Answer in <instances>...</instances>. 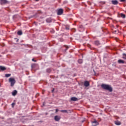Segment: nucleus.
Segmentation results:
<instances>
[{"label":"nucleus","mask_w":126,"mask_h":126,"mask_svg":"<svg viewBox=\"0 0 126 126\" xmlns=\"http://www.w3.org/2000/svg\"><path fill=\"white\" fill-rule=\"evenodd\" d=\"M101 87L104 90H107V91L109 92H113V88H112V86L110 85L102 84L101 85Z\"/></svg>","instance_id":"f257e3e1"},{"label":"nucleus","mask_w":126,"mask_h":126,"mask_svg":"<svg viewBox=\"0 0 126 126\" xmlns=\"http://www.w3.org/2000/svg\"><path fill=\"white\" fill-rule=\"evenodd\" d=\"M9 82L10 83V86L11 87L14 86V85L15 84L16 81H15V79L13 78H10L9 79Z\"/></svg>","instance_id":"f03ea898"},{"label":"nucleus","mask_w":126,"mask_h":126,"mask_svg":"<svg viewBox=\"0 0 126 126\" xmlns=\"http://www.w3.org/2000/svg\"><path fill=\"white\" fill-rule=\"evenodd\" d=\"M63 13V9H59L57 11L58 15H62Z\"/></svg>","instance_id":"7ed1b4c3"},{"label":"nucleus","mask_w":126,"mask_h":126,"mask_svg":"<svg viewBox=\"0 0 126 126\" xmlns=\"http://www.w3.org/2000/svg\"><path fill=\"white\" fill-rule=\"evenodd\" d=\"M92 125L93 126H98L99 123L96 121V120H94V121L92 122Z\"/></svg>","instance_id":"20e7f679"},{"label":"nucleus","mask_w":126,"mask_h":126,"mask_svg":"<svg viewBox=\"0 0 126 126\" xmlns=\"http://www.w3.org/2000/svg\"><path fill=\"white\" fill-rule=\"evenodd\" d=\"M7 2H8V1H7L6 0H0V3L1 5L7 3Z\"/></svg>","instance_id":"39448f33"},{"label":"nucleus","mask_w":126,"mask_h":126,"mask_svg":"<svg viewBox=\"0 0 126 126\" xmlns=\"http://www.w3.org/2000/svg\"><path fill=\"white\" fill-rule=\"evenodd\" d=\"M84 85L86 87H88V86L90 85V83H89V82H88V81H86L84 82Z\"/></svg>","instance_id":"423d86ee"},{"label":"nucleus","mask_w":126,"mask_h":126,"mask_svg":"<svg viewBox=\"0 0 126 126\" xmlns=\"http://www.w3.org/2000/svg\"><path fill=\"white\" fill-rule=\"evenodd\" d=\"M111 2H112V4H114V5H117V4H118V3H119V1H118V0H112L111 1Z\"/></svg>","instance_id":"0eeeda50"},{"label":"nucleus","mask_w":126,"mask_h":126,"mask_svg":"<svg viewBox=\"0 0 126 126\" xmlns=\"http://www.w3.org/2000/svg\"><path fill=\"white\" fill-rule=\"evenodd\" d=\"M54 119L55 121H56V122H59V121H60V120H61V118H60V117L58 116H55Z\"/></svg>","instance_id":"6e6552de"},{"label":"nucleus","mask_w":126,"mask_h":126,"mask_svg":"<svg viewBox=\"0 0 126 126\" xmlns=\"http://www.w3.org/2000/svg\"><path fill=\"white\" fill-rule=\"evenodd\" d=\"M78 98H77V97H72L71 98V101H78Z\"/></svg>","instance_id":"1a4fd4ad"},{"label":"nucleus","mask_w":126,"mask_h":126,"mask_svg":"<svg viewBox=\"0 0 126 126\" xmlns=\"http://www.w3.org/2000/svg\"><path fill=\"white\" fill-rule=\"evenodd\" d=\"M115 125H116V126H121V125H122V123H121V122L119 121H115Z\"/></svg>","instance_id":"9d476101"},{"label":"nucleus","mask_w":126,"mask_h":126,"mask_svg":"<svg viewBox=\"0 0 126 126\" xmlns=\"http://www.w3.org/2000/svg\"><path fill=\"white\" fill-rule=\"evenodd\" d=\"M94 45L96 46H99V45H100V42L98 40L94 41Z\"/></svg>","instance_id":"9b49d317"},{"label":"nucleus","mask_w":126,"mask_h":126,"mask_svg":"<svg viewBox=\"0 0 126 126\" xmlns=\"http://www.w3.org/2000/svg\"><path fill=\"white\" fill-rule=\"evenodd\" d=\"M118 63H124L125 61L122 60H119L118 61Z\"/></svg>","instance_id":"f8f14e48"},{"label":"nucleus","mask_w":126,"mask_h":126,"mask_svg":"<svg viewBox=\"0 0 126 126\" xmlns=\"http://www.w3.org/2000/svg\"><path fill=\"white\" fill-rule=\"evenodd\" d=\"M12 95L13 96H15V95H16L17 94V91L15 90L12 92Z\"/></svg>","instance_id":"ddd939ff"},{"label":"nucleus","mask_w":126,"mask_h":126,"mask_svg":"<svg viewBox=\"0 0 126 126\" xmlns=\"http://www.w3.org/2000/svg\"><path fill=\"white\" fill-rule=\"evenodd\" d=\"M46 22H47V23H50L52 22V19H51V18L47 19Z\"/></svg>","instance_id":"4468645a"},{"label":"nucleus","mask_w":126,"mask_h":126,"mask_svg":"<svg viewBox=\"0 0 126 126\" xmlns=\"http://www.w3.org/2000/svg\"><path fill=\"white\" fill-rule=\"evenodd\" d=\"M0 69L1 70H5V69H6V68H5V67H3L2 66H0Z\"/></svg>","instance_id":"2eb2a0df"},{"label":"nucleus","mask_w":126,"mask_h":126,"mask_svg":"<svg viewBox=\"0 0 126 126\" xmlns=\"http://www.w3.org/2000/svg\"><path fill=\"white\" fill-rule=\"evenodd\" d=\"M11 74H6L5 75V77H9L11 76Z\"/></svg>","instance_id":"dca6fc26"},{"label":"nucleus","mask_w":126,"mask_h":126,"mask_svg":"<svg viewBox=\"0 0 126 126\" xmlns=\"http://www.w3.org/2000/svg\"><path fill=\"white\" fill-rule=\"evenodd\" d=\"M121 17H123V18H126V15L124 14H121Z\"/></svg>","instance_id":"f3484780"},{"label":"nucleus","mask_w":126,"mask_h":126,"mask_svg":"<svg viewBox=\"0 0 126 126\" xmlns=\"http://www.w3.org/2000/svg\"><path fill=\"white\" fill-rule=\"evenodd\" d=\"M18 35H21L22 34V32L21 31H18L17 32Z\"/></svg>","instance_id":"a211bd4d"},{"label":"nucleus","mask_w":126,"mask_h":126,"mask_svg":"<svg viewBox=\"0 0 126 126\" xmlns=\"http://www.w3.org/2000/svg\"><path fill=\"white\" fill-rule=\"evenodd\" d=\"M78 63H83L82 60L79 59V60H78Z\"/></svg>","instance_id":"6ab92c4d"},{"label":"nucleus","mask_w":126,"mask_h":126,"mask_svg":"<svg viewBox=\"0 0 126 126\" xmlns=\"http://www.w3.org/2000/svg\"><path fill=\"white\" fill-rule=\"evenodd\" d=\"M51 71H52L51 69L48 68V69H47V72H48L49 73H50V72H51Z\"/></svg>","instance_id":"aec40b11"},{"label":"nucleus","mask_w":126,"mask_h":126,"mask_svg":"<svg viewBox=\"0 0 126 126\" xmlns=\"http://www.w3.org/2000/svg\"><path fill=\"white\" fill-rule=\"evenodd\" d=\"M61 112H62V113H67V110H61Z\"/></svg>","instance_id":"412c9836"},{"label":"nucleus","mask_w":126,"mask_h":126,"mask_svg":"<svg viewBox=\"0 0 126 126\" xmlns=\"http://www.w3.org/2000/svg\"><path fill=\"white\" fill-rule=\"evenodd\" d=\"M123 59H126V54H123Z\"/></svg>","instance_id":"4be33fe9"},{"label":"nucleus","mask_w":126,"mask_h":126,"mask_svg":"<svg viewBox=\"0 0 126 126\" xmlns=\"http://www.w3.org/2000/svg\"><path fill=\"white\" fill-rule=\"evenodd\" d=\"M15 105V103H14L13 102L12 103V108H14Z\"/></svg>","instance_id":"5701e85b"},{"label":"nucleus","mask_w":126,"mask_h":126,"mask_svg":"<svg viewBox=\"0 0 126 126\" xmlns=\"http://www.w3.org/2000/svg\"><path fill=\"white\" fill-rule=\"evenodd\" d=\"M117 32H119V31H114V33H115V34H117Z\"/></svg>","instance_id":"b1692460"},{"label":"nucleus","mask_w":126,"mask_h":126,"mask_svg":"<svg viewBox=\"0 0 126 126\" xmlns=\"http://www.w3.org/2000/svg\"><path fill=\"white\" fill-rule=\"evenodd\" d=\"M65 48H66V49H65V51H66V50H67V49H68V48H69L68 46H65Z\"/></svg>","instance_id":"393cba45"},{"label":"nucleus","mask_w":126,"mask_h":126,"mask_svg":"<svg viewBox=\"0 0 126 126\" xmlns=\"http://www.w3.org/2000/svg\"><path fill=\"white\" fill-rule=\"evenodd\" d=\"M32 61L34 62L35 63H36L37 62V61L35 60V59H32Z\"/></svg>","instance_id":"a878e982"},{"label":"nucleus","mask_w":126,"mask_h":126,"mask_svg":"<svg viewBox=\"0 0 126 126\" xmlns=\"http://www.w3.org/2000/svg\"><path fill=\"white\" fill-rule=\"evenodd\" d=\"M126 1V0H120V1L121 2H124V1Z\"/></svg>","instance_id":"bb28decb"},{"label":"nucleus","mask_w":126,"mask_h":126,"mask_svg":"<svg viewBox=\"0 0 126 126\" xmlns=\"http://www.w3.org/2000/svg\"><path fill=\"white\" fill-rule=\"evenodd\" d=\"M56 113H58V112H59V109H56Z\"/></svg>","instance_id":"cd10ccee"},{"label":"nucleus","mask_w":126,"mask_h":126,"mask_svg":"<svg viewBox=\"0 0 126 126\" xmlns=\"http://www.w3.org/2000/svg\"><path fill=\"white\" fill-rule=\"evenodd\" d=\"M34 65H35V64H32V67H34Z\"/></svg>","instance_id":"c85d7f7f"},{"label":"nucleus","mask_w":126,"mask_h":126,"mask_svg":"<svg viewBox=\"0 0 126 126\" xmlns=\"http://www.w3.org/2000/svg\"><path fill=\"white\" fill-rule=\"evenodd\" d=\"M55 91V89H53L52 91V92H54Z\"/></svg>","instance_id":"c756f323"},{"label":"nucleus","mask_w":126,"mask_h":126,"mask_svg":"<svg viewBox=\"0 0 126 126\" xmlns=\"http://www.w3.org/2000/svg\"><path fill=\"white\" fill-rule=\"evenodd\" d=\"M36 0V1H39V0Z\"/></svg>","instance_id":"7c9ffc66"},{"label":"nucleus","mask_w":126,"mask_h":126,"mask_svg":"<svg viewBox=\"0 0 126 126\" xmlns=\"http://www.w3.org/2000/svg\"><path fill=\"white\" fill-rule=\"evenodd\" d=\"M67 30H68V29H68V28H66Z\"/></svg>","instance_id":"2f4dec72"},{"label":"nucleus","mask_w":126,"mask_h":126,"mask_svg":"<svg viewBox=\"0 0 126 126\" xmlns=\"http://www.w3.org/2000/svg\"><path fill=\"white\" fill-rule=\"evenodd\" d=\"M94 72H95V70H94Z\"/></svg>","instance_id":"473e14b6"}]
</instances>
